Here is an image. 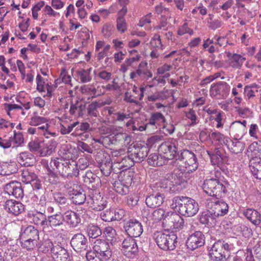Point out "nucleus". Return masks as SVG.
<instances>
[{"label":"nucleus","instance_id":"31","mask_svg":"<svg viewBox=\"0 0 261 261\" xmlns=\"http://www.w3.org/2000/svg\"><path fill=\"white\" fill-rule=\"evenodd\" d=\"M17 160L18 163L24 167L33 166L35 163L34 156L32 154L26 152L20 153Z\"/></svg>","mask_w":261,"mask_h":261},{"label":"nucleus","instance_id":"27","mask_svg":"<svg viewBox=\"0 0 261 261\" xmlns=\"http://www.w3.org/2000/svg\"><path fill=\"white\" fill-rule=\"evenodd\" d=\"M249 169L253 176L261 180V158H252L249 160Z\"/></svg>","mask_w":261,"mask_h":261},{"label":"nucleus","instance_id":"22","mask_svg":"<svg viewBox=\"0 0 261 261\" xmlns=\"http://www.w3.org/2000/svg\"><path fill=\"white\" fill-rule=\"evenodd\" d=\"M229 86L224 82H220L217 84H213L211 88V94L217 96H226L229 92Z\"/></svg>","mask_w":261,"mask_h":261},{"label":"nucleus","instance_id":"36","mask_svg":"<svg viewBox=\"0 0 261 261\" xmlns=\"http://www.w3.org/2000/svg\"><path fill=\"white\" fill-rule=\"evenodd\" d=\"M227 56L230 61L232 67L234 68H240L246 60L245 58H244L241 55L237 54H232L228 52L227 54Z\"/></svg>","mask_w":261,"mask_h":261},{"label":"nucleus","instance_id":"47","mask_svg":"<svg viewBox=\"0 0 261 261\" xmlns=\"http://www.w3.org/2000/svg\"><path fill=\"white\" fill-rule=\"evenodd\" d=\"M114 190L120 195H126L129 192V189L120 180L116 181L113 184Z\"/></svg>","mask_w":261,"mask_h":261},{"label":"nucleus","instance_id":"26","mask_svg":"<svg viewBox=\"0 0 261 261\" xmlns=\"http://www.w3.org/2000/svg\"><path fill=\"white\" fill-rule=\"evenodd\" d=\"M64 221L70 227L75 228L81 222V219L79 214L72 211H67L64 214Z\"/></svg>","mask_w":261,"mask_h":261},{"label":"nucleus","instance_id":"46","mask_svg":"<svg viewBox=\"0 0 261 261\" xmlns=\"http://www.w3.org/2000/svg\"><path fill=\"white\" fill-rule=\"evenodd\" d=\"M43 143L42 141H40L38 139H35L31 141L28 144V147L30 150L32 152H39L41 154L42 150V144Z\"/></svg>","mask_w":261,"mask_h":261},{"label":"nucleus","instance_id":"51","mask_svg":"<svg viewBox=\"0 0 261 261\" xmlns=\"http://www.w3.org/2000/svg\"><path fill=\"white\" fill-rule=\"evenodd\" d=\"M45 211L44 213L42 212H38L37 214L34 215L33 216V221L34 223L37 225H40L43 228H45V224H44L43 222L46 221V216L44 214Z\"/></svg>","mask_w":261,"mask_h":261},{"label":"nucleus","instance_id":"61","mask_svg":"<svg viewBox=\"0 0 261 261\" xmlns=\"http://www.w3.org/2000/svg\"><path fill=\"white\" fill-rule=\"evenodd\" d=\"M43 247L44 248L42 250L43 252L46 253L50 251L51 254L53 253V249L55 248V246L50 240L45 241L43 244Z\"/></svg>","mask_w":261,"mask_h":261},{"label":"nucleus","instance_id":"54","mask_svg":"<svg viewBox=\"0 0 261 261\" xmlns=\"http://www.w3.org/2000/svg\"><path fill=\"white\" fill-rule=\"evenodd\" d=\"M104 234L106 239L111 243L115 239L116 231L112 227L106 228L104 231Z\"/></svg>","mask_w":261,"mask_h":261},{"label":"nucleus","instance_id":"11","mask_svg":"<svg viewBox=\"0 0 261 261\" xmlns=\"http://www.w3.org/2000/svg\"><path fill=\"white\" fill-rule=\"evenodd\" d=\"M176 160L184 163L186 170L191 172H193L198 168V163L196 155L188 150H180Z\"/></svg>","mask_w":261,"mask_h":261},{"label":"nucleus","instance_id":"4","mask_svg":"<svg viewBox=\"0 0 261 261\" xmlns=\"http://www.w3.org/2000/svg\"><path fill=\"white\" fill-rule=\"evenodd\" d=\"M112 256L109 243L104 240L97 239L94 243L93 250H89L86 254L88 261H107Z\"/></svg>","mask_w":261,"mask_h":261},{"label":"nucleus","instance_id":"56","mask_svg":"<svg viewBox=\"0 0 261 261\" xmlns=\"http://www.w3.org/2000/svg\"><path fill=\"white\" fill-rule=\"evenodd\" d=\"M114 214V216H112L111 218H110V220H120L122 219L124 216L125 215V211L122 208H117L114 210V212L112 213Z\"/></svg>","mask_w":261,"mask_h":261},{"label":"nucleus","instance_id":"58","mask_svg":"<svg viewBox=\"0 0 261 261\" xmlns=\"http://www.w3.org/2000/svg\"><path fill=\"white\" fill-rule=\"evenodd\" d=\"M150 44L154 48H161L163 45L160 35H154L150 41Z\"/></svg>","mask_w":261,"mask_h":261},{"label":"nucleus","instance_id":"40","mask_svg":"<svg viewBox=\"0 0 261 261\" xmlns=\"http://www.w3.org/2000/svg\"><path fill=\"white\" fill-rule=\"evenodd\" d=\"M58 143L54 140H51L48 143H46L45 146L42 147L41 155L42 156L50 155L55 151V148Z\"/></svg>","mask_w":261,"mask_h":261},{"label":"nucleus","instance_id":"13","mask_svg":"<svg viewBox=\"0 0 261 261\" xmlns=\"http://www.w3.org/2000/svg\"><path fill=\"white\" fill-rule=\"evenodd\" d=\"M123 227L128 236L135 238L140 237L143 230L141 223L134 218L130 219L126 221Z\"/></svg>","mask_w":261,"mask_h":261},{"label":"nucleus","instance_id":"10","mask_svg":"<svg viewBox=\"0 0 261 261\" xmlns=\"http://www.w3.org/2000/svg\"><path fill=\"white\" fill-rule=\"evenodd\" d=\"M70 244L73 250L77 254L86 253L90 249L87 238L82 232L76 233L72 237Z\"/></svg>","mask_w":261,"mask_h":261},{"label":"nucleus","instance_id":"62","mask_svg":"<svg viewBox=\"0 0 261 261\" xmlns=\"http://www.w3.org/2000/svg\"><path fill=\"white\" fill-rule=\"evenodd\" d=\"M210 16L211 21H208V23L209 24L208 27L212 30H215L218 28H219L222 25V22L219 20H212L211 16H213V15L209 14Z\"/></svg>","mask_w":261,"mask_h":261},{"label":"nucleus","instance_id":"60","mask_svg":"<svg viewBox=\"0 0 261 261\" xmlns=\"http://www.w3.org/2000/svg\"><path fill=\"white\" fill-rule=\"evenodd\" d=\"M46 121V119L43 117L34 116L33 117L30 122L31 125L37 126L41 123H44Z\"/></svg>","mask_w":261,"mask_h":261},{"label":"nucleus","instance_id":"1","mask_svg":"<svg viewBox=\"0 0 261 261\" xmlns=\"http://www.w3.org/2000/svg\"><path fill=\"white\" fill-rule=\"evenodd\" d=\"M60 158L52 159L45 166V181L49 185L60 187L66 177H77L79 168L74 161V154L69 150L61 151Z\"/></svg>","mask_w":261,"mask_h":261},{"label":"nucleus","instance_id":"57","mask_svg":"<svg viewBox=\"0 0 261 261\" xmlns=\"http://www.w3.org/2000/svg\"><path fill=\"white\" fill-rule=\"evenodd\" d=\"M163 137L160 135H154L153 136L147 140L146 145L150 147L153 146L156 143H159L162 140Z\"/></svg>","mask_w":261,"mask_h":261},{"label":"nucleus","instance_id":"24","mask_svg":"<svg viewBox=\"0 0 261 261\" xmlns=\"http://www.w3.org/2000/svg\"><path fill=\"white\" fill-rule=\"evenodd\" d=\"M5 209L10 213L17 216L24 211V205L19 201L13 200H7L5 202Z\"/></svg>","mask_w":261,"mask_h":261},{"label":"nucleus","instance_id":"53","mask_svg":"<svg viewBox=\"0 0 261 261\" xmlns=\"http://www.w3.org/2000/svg\"><path fill=\"white\" fill-rule=\"evenodd\" d=\"M166 214L165 211L162 208H158L154 210L152 214V218L155 221H159L164 219Z\"/></svg>","mask_w":261,"mask_h":261},{"label":"nucleus","instance_id":"49","mask_svg":"<svg viewBox=\"0 0 261 261\" xmlns=\"http://www.w3.org/2000/svg\"><path fill=\"white\" fill-rule=\"evenodd\" d=\"M99 197L100 199H98L97 197L95 198V197L93 196L92 198V203L94 210L100 211L106 207L107 204L106 201L102 200V198H101L100 196H99Z\"/></svg>","mask_w":261,"mask_h":261},{"label":"nucleus","instance_id":"18","mask_svg":"<svg viewBox=\"0 0 261 261\" xmlns=\"http://www.w3.org/2000/svg\"><path fill=\"white\" fill-rule=\"evenodd\" d=\"M164 194L160 192L154 193L146 197L145 202L147 206L155 208L161 206L164 201Z\"/></svg>","mask_w":261,"mask_h":261},{"label":"nucleus","instance_id":"30","mask_svg":"<svg viewBox=\"0 0 261 261\" xmlns=\"http://www.w3.org/2000/svg\"><path fill=\"white\" fill-rule=\"evenodd\" d=\"M98 167L100 168V171L103 175L108 176L111 173L112 168V162L110 157H104L103 155L101 161H99Z\"/></svg>","mask_w":261,"mask_h":261},{"label":"nucleus","instance_id":"43","mask_svg":"<svg viewBox=\"0 0 261 261\" xmlns=\"http://www.w3.org/2000/svg\"><path fill=\"white\" fill-rule=\"evenodd\" d=\"M86 231L89 238L93 239L97 238L102 233L100 227L96 225L93 224L88 225L87 227Z\"/></svg>","mask_w":261,"mask_h":261},{"label":"nucleus","instance_id":"55","mask_svg":"<svg viewBox=\"0 0 261 261\" xmlns=\"http://www.w3.org/2000/svg\"><path fill=\"white\" fill-rule=\"evenodd\" d=\"M134 177V173L132 172H128L125 173L123 175V179L121 182L128 189L129 186H131Z\"/></svg>","mask_w":261,"mask_h":261},{"label":"nucleus","instance_id":"52","mask_svg":"<svg viewBox=\"0 0 261 261\" xmlns=\"http://www.w3.org/2000/svg\"><path fill=\"white\" fill-rule=\"evenodd\" d=\"M212 138L220 144L223 143L226 145H228L229 138L225 137L224 135L219 132L213 133L212 134Z\"/></svg>","mask_w":261,"mask_h":261},{"label":"nucleus","instance_id":"33","mask_svg":"<svg viewBox=\"0 0 261 261\" xmlns=\"http://www.w3.org/2000/svg\"><path fill=\"white\" fill-rule=\"evenodd\" d=\"M247 154L250 159L255 157L260 158L261 141L252 143L248 147Z\"/></svg>","mask_w":261,"mask_h":261},{"label":"nucleus","instance_id":"9","mask_svg":"<svg viewBox=\"0 0 261 261\" xmlns=\"http://www.w3.org/2000/svg\"><path fill=\"white\" fill-rule=\"evenodd\" d=\"M178 145V140L173 138L169 139L160 145L159 151L163 154V156L165 159H167V162L169 160L176 159L180 150Z\"/></svg>","mask_w":261,"mask_h":261},{"label":"nucleus","instance_id":"29","mask_svg":"<svg viewBox=\"0 0 261 261\" xmlns=\"http://www.w3.org/2000/svg\"><path fill=\"white\" fill-rule=\"evenodd\" d=\"M39 233L38 230L34 226L29 225L26 227L21 228L20 237L39 241Z\"/></svg>","mask_w":261,"mask_h":261},{"label":"nucleus","instance_id":"39","mask_svg":"<svg viewBox=\"0 0 261 261\" xmlns=\"http://www.w3.org/2000/svg\"><path fill=\"white\" fill-rule=\"evenodd\" d=\"M102 105L99 102L97 101H92L90 103L87 109V116L92 117H97L99 115V113L98 110V108H100Z\"/></svg>","mask_w":261,"mask_h":261},{"label":"nucleus","instance_id":"14","mask_svg":"<svg viewBox=\"0 0 261 261\" xmlns=\"http://www.w3.org/2000/svg\"><path fill=\"white\" fill-rule=\"evenodd\" d=\"M205 239V236L201 231H196L188 237L186 242L187 248L194 250L201 247L204 245Z\"/></svg>","mask_w":261,"mask_h":261},{"label":"nucleus","instance_id":"35","mask_svg":"<svg viewBox=\"0 0 261 261\" xmlns=\"http://www.w3.org/2000/svg\"><path fill=\"white\" fill-rule=\"evenodd\" d=\"M229 150L235 154L242 152L244 149L245 144L244 142L239 141L237 139L231 140L229 139L228 145H227Z\"/></svg>","mask_w":261,"mask_h":261},{"label":"nucleus","instance_id":"37","mask_svg":"<svg viewBox=\"0 0 261 261\" xmlns=\"http://www.w3.org/2000/svg\"><path fill=\"white\" fill-rule=\"evenodd\" d=\"M229 132L236 136H242L244 134L245 127L241 124V121H235L230 125Z\"/></svg>","mask_w":261,"mask_h":261},{"label":"nucleus","instance_id":"38","mask_svg":"<svg viewBox=\"0 0 261 261\" xmlns=\"http://www.w3.org/2000/svg\"><path fill=\"white\" fill-rule=\"evenodd\" d=\"M54 201L61 207L69 205V200L65 194L62 192H55L53 194Z\"/></svg>","mask_w":261,"mask_h":261},{"label":"nucleus","instance_id":"23","mask_svg":"<svg viewBox=\"0 0 261 261\" xmlns=\"http://www.w3.org/2000/svg\"><path fill=\"white\" fill-rule=\"evenodd\" d=\"M210 207L218 217L224 216L228 212V205L222 199L212 201Z\"/></svg>","mask_w":261,"mask_h":261},{"label":"nucleus","instance_id":"2","mask_svg":"<svg viewBox=\"0 0 261 261\" xmlns=\"http://www.w3.org/2000/svg\"><path fill=\"white\" fill-rule=\"evenodd\" d=\"M149 149L146 145L139 143H132L127 148V156L121 158L118 163L126 168L132 167L135 163H141L147 156Z\"/></svg>","mask_w":261,"mask_h":261},{"label":"nucleus","instance_id":"17","mask_svg":"<svg viewBox=\"0 0 261 261\" xmlns=\"http://www.w3.org/2000/svg\"><path fill=\"white\" fill-rule=\"evenodd\" d=\"M68 194L72 202L75 204H82L86 200V192L81 188L75 189L70 188L68 189Z\"/></svg>","mask_w":261,"mask_h":261},{"label":"nucleus","instance_id":"48","mask_svg":"<svg viewBox=\"0 0 261 261\" xmlns=\"http://www.w3.org/2000/svg\"><path fill=\"white\" fill-rule=\"evenodd\" d=\"M91 69V68L86 70L81 69L77 71V74L80 76L82 83H87L91 80L92 76L90 75Z\"/></svg>","mask_w":261,"mask_h":261},{"label":"nucleus","instance_id":"45","mask_svg":"<svg viewBox=\"0 0 261 261\" xmlns=\"http://www.w3.org/2000/svg\"><path fill=\"white\" fill-rule=\"evenodd\" d=\"M18 169V166L15 162L4 163L3 175H9L16 173Z\"/></svg>","mask_w":261,"mask_h":261},{"label":"nucleus","instance_id":"59","mask_svg":"<svg viewBox=\"0 0 261 261\" xmlns=\"http://www.w3.org/2000/svg\"><path fill=\"white\" fill-rule=\"evenodd\" d=\"M117 29L121 33L126 30L125 20L123 17L119 16L117 19Z\"/></svg>","mask_w":261,"mask_h":261},{"label":"nucleus","instance_id":"34","mask_svg":"<svg viewBox=\"0 0 261 261\" xmlns=\"http://www.w3.org/2000/svg\"><path fill=\"white\" fill-rule=\"evenodd\" d=\"M133 237L128 236L125 238L122 243V248L132 254L138 252V248L136 240Z\"/></svg>","mask_w":261,"mask_h":261},{"label":"nucleus","instance_id":"63","mask_svg":"<svg viewBox=\"0 0 261 261\" xmlns=\"http://www.w3.org/2000/svg\"><path fill=\"white\" fill-rule=\"evenodd\" d=\"M113 27L110 24H105L103 25L102 33L106 38H109L112 34Z\"/></svg>","mask_w":261,"mask_h":261},{"label":"nucleus","instance_id":"42","mask_svg":"<svg viewBox=\"0 0 261 261\" xmlns=\"http://www.w3.org/2000/svg\"><path fill=\"white\" fill-rule=\"evenodd\" d=\"M21 246L28 250H32L35 248L38 244V240H31L19 237Z\"/></svg>","mask_w":261,"mask_h":261},{"label":"nucleus","instance_id":"19","mask_svg":"<svg viewBox=\"0 0 261 261\" xmlns=\"http://www.w3.org/2000/svg\"><path fill=\"white\" fill-rule=\"evenodd\" d=\"M84 183L89 189L94 190L100 186L101 180L96 174L88 171L84 176Z\"/></svg>","mask_w":261,"mask_h":261},{"label":"nucleus","instance_id":"20","mask_svg":"<svg viewBox=\"0 0 261 261\" xmlns=\"http://www.w3.org/2000/svg\"><path fill=\"white\" fill-rule=\"evenodd\" d=\"M51 255L56 261H71L72 258L68 250L59 245H55Z\"/></svg>","mask_w":261,"mask_h":261},{"label":"nucleus","instance_id":"25","mask_svg":"<svg viewBox=\"0 0 261 261\" xmlns=\"http://www.w3.org/2000/svg\"><path fill=\"white\" fill-rule=\"evenodd\" d=\"M64 222V214L57 213L46 218V221L43 222L45 228L50 226L51 228L59 227L63 225Z\"/></svg>","mask_w":261,"mask_h":261},{"label":"nucleus","instance_id":"44","mask_svg":"<svg viewBox=\"0 0 261 261\" xmlns=\"http://www.w3.org/2000/svg\"><path fill=\"white\" fill-rule=\"evenodd\" d=\"M146 66V62H141L139 65L138 69L136 70V73L140 77L148 80L152 76V74L150 71L145 69Z\"/></svg>","mask_w":261,"mask_h":261},{"label":"nucleus","instance_id":"28","mask_svg":"<svg viewBox=\"0 0 261 261\" xmlns=\"http://www.w3.org/2000/svg\"><path fill=\"white\" fill-rule=\"evenodd\" d=\"M243 215L253 225L258 226L261 223V214L256 210L248 208L243 211Z\"/></svg>","mask_w":261,"mask_h":261},{"label":"nucleus","instance_id":"32","mask_svg":"<svg viewBox=\"0 0 261 261\" xmlns=\"http://www.w3.org/2000/svg\"><path fill=\"white\" fill-rule=\"evenodd\" d=\"M147 162L150 166H162L167 163V159H165L161 154L152 153L147 159Z\"/></svg>","mask_w":261,"mask_h":261},{"label":"nucleus","instance_id":"5","mask_svg":"<svg viewBox=\"0 0 261 261\" xmlns=\"http://www.w3.org/2000/svg\"><path fill=\"white\" fill-rule=\"evenodd\" d=\"M229 186L227 181L211 178L204 180L202 189L208 196L221 198L224 197L228 192Z\"/></svg>","mask_w":261,"mask_h":261},{"label":"nucleus","instance_id":"3","mask_svg":"<svg viewBox=\"0 0 261 261\" xmlns=\"http://www.w3.org/2000/svg\"><path fill=\"white\" fill-rule=\"evenodd\" d=\"M172 208L185 217H193L199 210L198 203L194 199L184 196H177L172 199Z\"/></svg>","mask_w":261,"mask_h":261},{"label":"nucleus","instance_id":"6","mask_svg":"<svg viewBox=\"0 0 261 261\" xmlns=\"http://www.w3.org/2000/svg\"><path fill=\"white\" fill-rule=\"evenodd\" d=\"M153 237L158 247L164 251L173 250L177 244V237L173 232L166 233L157 231L153 233Z\"/></svg>","mask_w":261,"mask_h":261},{"label":"nucleus","instance_id":"41","mask_svg":"<svg viewBox=\"0 0 261 261\" xmlns=\"http://www.w3.org/2000/svg\"><path fill=\"white\" fill-rule=\"evenodd\" d=\"M38 177L35 173L28 169H24L22 171L21 180L23 182L26 184H32V181H34Z\"/></svg>","mask_w":261,"mask_h":261},{"label":"nucleus","instance_id":"50","mask_svg":"<svg viewBox=\"0 0 261 261\" xmlns=\"http://www.w3.org/2000/svg\"><path fill=\"white\" fill-rule=\"evenodd\" d=\"M256 86L252 85L250 86H246L244 89L243 94L245 96H246L248 99H250L252 97L256 96V94L258 93V91L256 89H253L254 88L256 89Z\"/></svg>","mask_w":261,"mask_h":261},{"label":"nucleus","instance_id":"15","mask_svg":"<svg viewBox=\"0 0 261 261\" xmlns=\"http://www.w3.org/2000/svg\"><path fill=\"white\" fill-rule=\"evenodd\" d=\"M218 217L213 210L209 207V209L205 210L201 213L199 221L208 227H214L217 224Z\"/></svg>","mask_w":261,"mask_h":261},{"label":"nucleus","instance_id":"7","mask_svg":"<svg viewBox=\"0 0 261 261\" xmlns=\"http://www.w3.org/2000/svg\"><path fill=\"white\" fill-rule=\"evenodd\" d=\"M230 250V244L226 240L221 239L215 242L209 255L213 261H223L226 254Z\"/></svg>","mask_w":261,"mask_h":261},{"label":"nucleus","instance_id":"64","mask_svg":"<svg viewBox=\"0 0 261 261\" xmlns=\"http://www.w3.org/2000/svg\"><path fill=\"white\" fill-rule=\"evenodd\" d=\"M139 198L135 194L129 195L127 199V203L130 206L136 205L138 203Z\"/></svg>","mask_w":261,"mask_h":261},{"label":"nucleus","instance_id":"21","mask_svg":"<svg viewBox=\"0 0 261 261\" xmlns=\"http://www.w3.org/2000/svg\"><path fill=\"white\" fill-rule=\"evenodd\" d=\"M207 152L213 165L219 166L227 161V157L224 155L223 149L215 148L214 151H207Z\"/></svg>","mask_w":261,"mask_h":261},{"label":"nucleus","instance_id":"8","mask_svg":"<svg viewBox=\"0 0 261 261\" xmlns=\"http://www.w3.org/2000/svg\"><path fill=\"white\" fill-rule=\"evenodd\" d=\"M191 173L186 170L184 172L179 170L174 172L171 176L172 187L170 189V192H179L185 189L188 185V180L191 177Z\"/></svg>","mask_w":261,"mask_h":261},{"label":"nucleus","instance_id":"16","mask_svg":"<svg viewBox=\"0 0 261 261\" xmlns=\"http://www.w3.org/2000/svg\"><path fill=\"white\" fill-rule=\"evenodd\" d=\"M4 191L9 195L16 198H22L24 195L21 184L17 181H12L7 184L5 186Z\"/></svg>","mask_w":261,"mask_h":261},{"label":"nucleus","instance_id":"12","mask_svg":"<svg viewBox=\"0 0 261 261\" xmlns=\"http://www.w3.org/2000/svg\"><path fill=\"white\" fill-rule=\"evenodd\" d=\"M184 219L176 212H168L163 221V225L170 229L180 230L184 226Z\"/></svg>","mask_w":261,"mask_h":261}]
</instances>
